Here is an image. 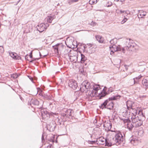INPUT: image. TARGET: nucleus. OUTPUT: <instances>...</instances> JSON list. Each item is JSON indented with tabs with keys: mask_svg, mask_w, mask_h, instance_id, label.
I'll return each mask as SVG.
<instances>
[{
	"mask_svg": "<svg viewBox=\"0 0 148 148\" xmlns=\"http://www.w3.org/2000/svg\"><path fill=\"white\" fill-rule=\"evenodd\" d=\"M136 45L130 39H127L125 45L122 48V51L125 53V49L127 50L134 51L137 49Z\"/></svg>",
	"mask_w": 148,
	"mask_h": 148,
	"instance_id": "nucleus-1",
	"label": "nucleus"
},
{
	"mask_svg": "<svg viewBox=\"0 0 148 148\" xmlns=\"http://www.w3.org/2000/svg\"><path fill=\"white\" fill-rule=\"evenodd\" d=\"M111 131L114 132V133L113 134L115 135V136L112 138V141L111 143H112V145L116 144V145H119L122 141L123 136L121 132L119 131L116 132L115 131H113L111 130Z\"/></svg>",
	"mask_w": 148,
	"mask_h": 148,
	"instance_id": "nucleus-2",
	"label": "nucleus"
},
{
	"mask_svg": "<svg viewBox=\"0 0 148 148\" xmlns=\"http://www.w3.org/2000/svg\"><path fill=\"white\" fill-rule=\"evenodd\" d=\"M66 47L62 43L57 44L54 46H53V48L54 49L55 53L58 54L59 52L62 53Z\"/></svg>",
	"mask_w": 148,
	"mask_h": 148,
	"instance_id": "nucleus-3",
	"label": "nucleus"
},
{
	"mask_svg": "<svg viewBox=\"0 0 148 148\" xmlns=\"http://www.w3.org/2000/svg\"><path fill=\"white\" fill-rule=\"evenodd\" d=\"M121 97L119 95H115L110 97L109 98L105 101L104 102L102 103L100 106H99L100 108L103 109L104 108H106V105L108 104L109 101H112L116 100L119 99Z\"/></svg>",
	"mask_w": 148,
	"mask_h": 148,
	"instance_id": "nucleus-4",
	"label": "nucleus"
},
{
	"mask_svg": "<svg viewBox=\"0 0 148 148\" xmlns=\"http://www.w3.org/2000/svg\"><path fill=\"white\" fill-rule=\"evenodd\" d=\"M91 86L89 82H83L81 85L80 89L83 92L86 91L88 89L90 88Z\"/></svg>",
	"mask_w": 148,
	"mask_h": 148,
	"instance_id": "nucleus-5",
	"label": "nucleus"
},
{
	"mask_svg": "<svg viewBox=\"0 0 148 148\" xmlns=\"http://www.w3.org/2000/svg\"><path fill=\"white\" fill-rule=\"evenodd\" d=\"M69 86L73 90H76L78 87L77 83L75 80L69 79L68 82Z\"/></svg>",
	"mask_w": 148,
	"mask_h": 148,
	"instance_id": "nucleus-6",
	"label": "nucleus"
},
{
	"mask_svg": "<svg viewBox=\"0 0 148 148\" xmlns=\"http://www.w3.org/2000/svg\"><path fill=\"white\" fill-rule=\"evenodd\" d=\"M121 47L120 45L116 46L115 45H112L110 47V48L111 50L110 54L112 55L114 54V52L120 51H122Z\"/></svg>",
	"mask_w": 148,
	"mask_h": 148,
	"instance_id": "nucleus-7",
	"label": "nucleus"
},
{
	"mask_svg": "<svg viewBox=\"0 0 148 148\" xmlns=\"http://www.w3.org/2000/svg\"><path fill=\"white\" fill-rule=\"evenodd\" d=\"M49 26L48 23L45 24L42 23L39 24L38 25V28L37 29L38 31L40 32H42L45 30H46L47 27Z\"/></svg>",
	"mask_w": 148,
	"mask_h": 148,
	"instance_id": "nucleus-8",
	"label": "nucleus"
},
{
	"mask_svg": "<svg viewBox=\"0 0 148 148\" xmlns=\"http://www.w3.org/2000/svg\"><path fill=\"white\" fill-rule=\"evenodd\" d=\"M98 143L100 144L104 145L105 143V145L110 147L112 145V143H109L105 139L100 138L98 140Z\"/></svg>",
	"mask_w": 148,
	"mask_h": 148,
	"instance_id": "nucleus-9",
	"label": "nucleus"
},
{
	"mask_svg": "<svg viewBox=\"0 0 148 148\" xmlns=\"http://www.w3.org/2000/svg\"><path fill=\"white\" fill-rule=\"evenodd\" d=\"M112 123L110 121H105L103 123V126L106 130H110L112 127Z\"/></svg>",
	"mask_w": 148,
	"mask_h": 148,
	"instance_id": "nucleus-10",
	"label": "nucleus"
},
{
	"mask_svg": "<svg viewBox=\"0 0 148 148\" xmlns=\"http://www.w3.org/2000/svg\"><path fill=\"white\" fill-rule=\"evenodd\" d=\"M134 113H132L131 114L132 117H131V119L132 120V123H134V120H135V121L136 122V121H138L139 120L138 117V116L136 117V115L137 114V111L136 110H134Z\"/></svg>",
	"mask_w": 148,
	"mask_h": 148,
	"instance_id": "nucleus-11",
	"label": "nucleus"
},
{
	"mask_svg": "<svg viewBox=\"0 0 148 148\" xmlns=\"http://www.w3.org/2000/svg\"><path fill=\"white\" fill-rule=\"evenodd\" d=\"M116 13L118 15H120L122 14H126L127 15L130 14V12L129 10H124L117 9L116 10Z\"/></svg>",
	"mask_w": 148,
	"mask_h": 148,
	"instance_id": "nucleus-12",
	"label": "nucleus"
},
{
	"mask_svg": "<svg viewBox=\"0 0 148 148\" xmlns=\"http://www.w3.org/2000/svg\"><path fill=\"white\" fill-rule=\"evenodd\" d=\"M10 56L15 60H21V56H18L15 53L10 52Z\"/></svg>",
	"mask_w": 148,
	"mask_h": 148,
	"instance_id": "nucleus-13",
	"label": "nucleus"
},
{
	"mask_svg": "<svg viewBox=\"0 0 148 148\" xmlns=\"http://www.w3.org/2000/svg\"><path fill=\"white\" fill-rule=\"evenodd\" d=\"M142 84L146 89L148 88V77H146L143 79Z\"/></svg>",
	"mask_w": 148,
	"mask_h": 148,
	"instance_id": "nucleus-14",
	"label": "nucleus"
},
{
	"mask_svg": "<svg viewBox=\"0 0 148 148\" xmlns=\"http://www.w3.org/2000/svg\"><path fill=\"white\" fill-rule=\"evenodd\" d=\"M96 40L100 43H103L104 39L101 36L99 35H97L95 36Z\"/></svg>",
	"mask_w": 148,
	"mask_h": 148,
	"instance_id": "nucleus-15",
	"label": "nucleus"
},
{
	"mask_svg": "<svg viewBox=\"0 0 148 148\" xmlns=\"http://www.w3.org/2000/svg\"><path fill=\"white\" fill-rule=\"evenodd\" d=\"M56 18L54 14H51L48 16L47 18V21L49 23H51L52 21Z\"/></svg>",
	"mask_w": 148,
	"mask_h": 148,
	"instance_id": "nucleus-16",
	"label": "nucleus"
},
{
	"mask_svg": "<svg viewBox=\"0 0 148 148\" xmlns=\"http://www.w3.org/2000/svg\"><path fill=\"white\" fill-rule=\"evenodd\" d=\"M30 104L32 107H33L32 105L38 106L39 104V102L36 99H32L30 101Z\"/></svg>",
	"mask_w": 148,
	"mask_h": 148,
	"instance_id": "nucleus-17",
	"label": "nucleus"
},
{
	"mask_svg": "<svg viewBox=\"0 0 148 148\" xmlns=\"http://www.w3.org/2000/svg\"><path fill=\"white\" fill-rule=\"evenodd\" d=\"M88 95L91 97H96L98 95V93H96V91L95 90H92L91 91L90 90L88 93Z\"/></svg>",
	"mask_w": 148,
	"mask_h": 148,
	"instance_id": "nucleus-18",
	"label": "nucleus"
},
{
	"mask_svg": "<svg viewBox=\"0 0 148 148\" xmlns=\"http://www.w3.org/2000/svg\"><path fill=\"white\" fill-rule=\"evenodd\" d=\"M107 94V93L103 89V91L99 94H98L97 96L99 98V99H101L103 97H105Z\"/></svg>",
	"mask_w": 148,
	"mask_h": 148,
	"instance_id": "nucleus-19",
	"label": "nucleus"
},
{
	"mask_svg": "<svg viewBox=\"0 0 148 148\" xmlns=\"http://www.w3.org/2000/svg\"><path fill=\"white\" fill-rule=\"evenodd\" d=\"M71 50L69 49L68 47L65 48L63 52L62 53L63 54H64L65 55H67L69 56L70 54Z\"/></svg>",
	"mask_w": 148,
	"mask_h": 148,
	"instance_id": "nucleus-20",
	"label": "nucleus"
},
{
	"mask_svg": "<svg viewBox=\"0 0 148 148\" xmlns=\"http://www.w3.org/2000/svg\"><path fill=\"white\" fill-rule=\"evenodd\" d=\"M73 110L70 109L66 110L65 111V115H66V117H69L71 115V114Z\"/></svg>",
	"mask_w": 148,
	"mask_h": 148,
	"instance_id": "nucleus-21",
	"label": "nucleus"
},
{
	"mask_svg": "<svg viewBox=\"0 0 148 148\" xmlns=\"http://www.w3.org/2000/svg\"><path fill=\"white\" fill-rule=\"evenodd\" d=\"M139 14L138 15V18H144L143 16L146 15L147 12L143 10H141L140 11Z\"/></svg>",
	"mask_w": 148,
	"mask_h": 148,
	"instance_id": "nucleus-22",
	"label": "nucleus"
},
{
	"mask_svg": "<svg viewBox=\"0 0 148 148\" xmlns=\"http://www.w3.org/2000/svg\"><path fill=\"white\" fill-rule=\"evenodd\" d=\"M33 27L31 24H27L25 27V29L27 32H30L32 30Z\"/></svg>",
	"mask_w": 148,
	"mask_h": 148,
	"instance_id": "nucleus-23",
	"label": "nucleus"
},
{
	"mask_svg": "<svg viewBox=\"0 0 148 148\" xmlns=\"http://www.w3.org/2000/svg\"><path fill=\"white\" fill-rule=\"evenodd\" d=\"M130 140L131 143L134 145H136L138 142L137 139L136 138H134L133 137L130 138Z\"/></svg>",
	"mask_w": 148,
	"mask_h": 148,
	"instance_id": "nucleus-24",
	"label": "nucleus"
},
{
	"mask_svg": "<svg viewBox=\"0 0 148 148\" xmlns=\"http://www.w3.org/2000/svg\"><path fill=\"white\" fill-rule=\"evenodd\" d=\"M111 101H110L108 104L106 108L108 109L111 110L113 108L114 104L113 102Z\"/></svg>",
	"mask_w": 148,
	"mask_h": 148,
	"instance_id": "nucleus-25",
	"label": "nucleus"
},
{
	"mask_svg": "<svg viewBox=\"0 0 148 148\" xmlns=\"http://www.w3.org/2000/svg\"><path fill=\"white\" fill-rule=\"evenodd\" d=\"M133 103L132 101H127L126 103V105L127 106V108L129 110L130 108L133 109L132 106Z\"/></svg>",
	"mask_w": 148,
	"mask_h": 148,
	"instance_id": "nucleus-26",
	"label": "nucleus"
},
{
	"mask_svg": "<svg viewBox=\"0 0 148 148\" xmlns=\"http://www.w3.org/2000/svg\"><path fill=\"white\" fill-rule=\"evenodd\" d=\"M135 120H134V127H139L142 124V122L141 121L139 120L138 121H136V122H135L134 121Z\"/></svg>",
	"mask_w": 148,
	"mask_h": 148,
	"instance_id": "nucleus-27",
	"label": "nucleus"
},
{
	"mask_svg": "<svg viewBox=\"0 0 148 148\" xmlns=\"http://www.w3.org/2000/svg\"><path fill=\"white\" fill-rule=\"evenodd\" d=\"M126 126L127 128L130 130H131L133 127H134V124L131 123V121H130V122L127 123Z\"/></svg>",
	"mask_w": 148,
	"mask_h": 148,
	"instance_id": "nucleus-28",
	"label": "nucleus"
},
{
	"mask_svg": "<svg viewBox=\"0 0 148 148\" xmlns=\"http://www.w3.org/2000/svg\"><path fill=\"white\" fill-rule=\"evenodd\" d=\"M143 77V76L141 75L138 76V77L134 78L133 79V80L134 81V83L132 85H134V84H138V82L137 81H136L135 80H138L140 79L141 77Z\"/></svg>",
	"mask_w": 148,
	"mask_h": 148,
	"instance_id": "nucleus-29",
	"label": "nucleus"
},
{
	"mask_svg": "<svg viewBox=\"0 0 148 148\" xmlns=\"http://www.w3.org/2000/svg\"><path fill=\"white\" fill-rule=\"evenodd\" d=\"M117 42V39L116 38H113L110 41V43L112 45H115Z\"/></svg>",
	"mask_w": 148,
	"mask_h": 148,
	"instance_id": "nucleus-30",
	"label": "nucleus"
},
{
	"mask_svg": "<svg viewBox=\"0 0 148 148\" xmlns=\"http://www.w3.org/2000/svg\"><path fill=\"white\" fill-rule=\"evenodd\" d=\"M94 46V45L93 44H87L86 45H85V46H84L83 50L84 51L86 48H90V47H92Z\"/></svg>",
	"mask_w": 148,
	"mask_h": 148,
	"instance_id": "nucleus-31",
	"label": "nucleus"
},
{
	"mask_svg": "<svg viewBox=\"0 0 148 148\" xmlns=\"http://www.w3.org/2000/svg\"><path fill=\"white\" fill-rule=\"evenodd\" d=\"M100 89V87L99 85H95L93 87V90H94L96 91V93H97L98 91Z\"/></svg>",
	"mask_w": 148,
	"mask_h": 148,
	"instance_id": "nucleus-32",
	"label": "nucleus"
},
{
	"mask_svg": "<svg viewBox=\"0 0 148 148\" xmlns=\"http://www.w3.org/2000/svg\"><path fill=\"white\" fill-rule=\"evenodd\" d=\"M97 2V0H90L89 3L90 4L92 5L96 4Z\"/></svg>",
	"mask_w": 148,
	"mask_h": 148,
	"instance_id": "nucleus-33",
	"label": "nucleus"
},
{
	"mask_svg": "<svg viewBox=\"0 0 148 148\" xmlns=\"http://www.w3.org/2000/svg\"><path fill=\"white\" fill-rule=\"evenodd\" d=\"M81 61L82 62H84L86 60V58L84 55L82 54H81Z\"/></svg>",
	"mask_w": 148,
	"mask_h": 148,
	"instance_id": "nucleus-34",
	"label": "nucleus"
},
{
	"mask_svg": "<svg viewBox=\"0 0 148 148\" xmlns=\"http://www.w3.org/2000/svg\"><path fill=\"white\" fill-rule=\"evenodd\" d=\"M18 76L16 74H13L11 75V78L14 79L16 78Z\"/></svg>",
	"mask_w": 148,
	"mask_h": 148,
	"instance_id": "nucleus-35",
	"label": "nucleus"
},
{
	"mask_svg": "<svg viewBox=\"0 0 148 148\" xmlns=\"http://www.w3.org/2000/svg\"><path fill=\"white\" fill-rule=\"evenodd\" d=\"M124 16V18L121 22V24H124L127 20V18H125V16Z\"/></svg>",
	"mask_w": 148,
	"mask_h": 148,
	"instance_id": "nucleus-36",
	"label": "nucleus"
},
{
	"mask_svg": "<svg viewBox=\"0 0 148 148\" xmlns=\"http://www.w3.org/2000/svg\"><path fill=\"white\" fill-rule=\"evenodd\" d=\"M131 121L130 120L128 119H124L123 120V121L124 123H128L129 122H130V121Z\"/></svg>",
	"mask_w": 148,
	"mask_h": 148,
	"instance_id": "nucleus-37",
	"label": "nucleus"
},
{
	"mask_svg": "<svg viewBox=\"0 0 148 148\" xmlns=\"http://www.w3.org/2000/svg\"><path fill=\"white\" fill-rule=\"evenodd\" d=\"M55 126L53 125V126H51V127L49 128V130L50 131H53L55 129Z\"/></svg>",
	"mask_w": 148,
	"mask_h": 148,
	"instance_id": "nucleus-38",
	"label": "nucleus"
},
{
	"mask_svg": "<svg viewBox=\"0 0 148 148\" xmlns=\"http://www.w3.org/2000/svg\"><path fill=\"white\" fill-rule=\"evenodd\" d=\"M143 131H139L138 132V135L140 136H143Z\"/></svg>",
	"mask_w": 148,
	"mask_h": 148,
	"instance_id": "nucleus-39",
	"label": "nucleus"
},
{
	"mask_svg": "<svg viewBox=\"0 0 148 148\" xmlns=\"http://www.w3.org/2000/svg\"><path fill=\"white\" fill-rule=\"evenodd\" d=\"M77 58V57L75 56H69V58L70 59V60L71 61L74 60L73 59H74V58Z\"/></svg>",
	"mask_w": 148,
	"mask_h": 148,
	"instance_id": "nucleus-40",
	"label": "nucleus"
},
{
	"mask_svg": "<svg viewBox=\"0 0 148 148\" xmlns=\"http://www.w3.org/2000/svg\"><path fill=\"white\" fill-rule=\"evenodd\" d=\"M3 47L0 46V53L3 52Z\"/></svg>",
	"mask_w": 148,
	"mask_h": 148,
	"instance_id": "nucleus-41",
	"label": "nucleus"
},
{
	"mask_svg": "<svg viewBox=\"0 0 148 148\" xmlns=\"http://www.w3.org/2000/svg\"><path fill=\"white\" fill-rule=\"evenodd\" d=\"M89 143L91 144H93L95 143V141H89Z\"/></svg>",
	"mask_w": 148,
	"mask_h": 148,
	"instance_id": "nucleus-42",
	"label": "nucleus"
},
{
	"mask_svg": "<svg viewBox=\"0 0 148 148\" xmlns=\"http://www.w3.org/2000/svg\"><path fill=\"white\" fill-rule=\"evenodd\" d=\"M68 3H69V4L70 5L71 4L73 3V1H72V0H68Z\"/></svg>",
	"mask_w": 148,
	"mask_h": 148,
	"instance_id": "nucleus-43",
	"label": "nucleus"
},
{
	"mask_svg": "<svg viewBox=\"0 0 148 148\" xmlns=\"http://www.w3.org/2000/svg\"><path fill=\"white\" fill-rule=\"evenodd\" d=\"M47 148H53V146L51 145H49L47 147Z\"/></svg>",
	"mask_w": 148,
	"mask_h": 148,
	"instance_id": "nucleus-44",
	"label": "nucleus"
},
{
	"mask_svg": "<svg viewBox=\"0 0 148 148\" xmlns=\"http://www.w3.org/2000/svg\"><path fill=\"white\" fill-rule=\"evenodd\" d=\"M90 25H92L93 26H94V25H96V23L95 22H92L91 23Z\"/></svg>",
	"mask_w": 148,
	"mask_h": 148,
	"instance_id": "nucleus-45",
	"label": "nucleus"
},
{
	"mask_svg": "<svg viewBox=\"0 0 148 148\" xmlns=\"http://www.w3.org/2000/svg\"><path fill=\"white\" fill-rule=\"evenodd\" d=\"M78 0H72V1H73V3L74 2H77L78 1Z\"/></svg>",
	"mask_w": 148,
	"mask_h": 148,
	"instance_id": "nucleus-46",
	"label": "nucleus"
},
{
	"mask_svg": "<svg viewBox=\"0 0 148 148\" xmlns=\"http://www.w3.org/2000/svg\"><path fill=\"white\" fill-rule=\"evenodd\" d=\"M29 57L30 58H32V52H31L30 53V54L29 55Z\"/></svg>",
	"mask_w": 148,
	"mask_h": 148,
	"instance_id": "nucleus-47",
	"label": "nucleus"
},
{
	"mask_svg": "<svg viewBox=\"0 0 148 148\" xmlns=\"http://www.w3.org/2000/svg\"><path fill=\"white\" fill-rule=\"evenodd\" d=\"M109 90L111 92H112L113 91V90L112 89H111V88H110L109 89Z\"/></svg>",
	"mask_w": 148,
	"mask_h": 148,
	"instance_id": "nucleus-48",
	"label": "nucleus"
},
{
	"mask_svg": "<svg viewBox=\"0 0 148 148\" xmlns=\"http://www.w3.org/2000/svg\"><path fill=\"white\" fill-rule=\"evenodd\" d=\"M63 116H66V115H65V113H63Z\"/></svg>",
	"mask_w": 148,
	"mask_h": 148,
	"instance_id": "nucleus-49",
	"label": "nucleus"
},
{
	"mask_svg": "<svg viewBox=\"0 0 148 148\" xmlns=\"http://www.w3.org/2000/svg\"><path fill=\"white\" fill-rule=\"evenodd\" d=\"M124 1V0H120V1L121 2H123Z\"/></svg>",
	"mask_w": 148,
	"mask_h": 148,
	"instance_id": "nucleus-50",
	"label": "nucleus"
},
{
	"mask_svg": "<svg viewBox=\"0 0 148 148\" xmlns=\"http://www.w3.org/2000/svg\"><path fill=\"white\" fill-rule=\"evenodd\" d=\"M39 53H40V56H41V53H40V52H39Z\"/></svg>",
	"mask_w": 148,
	"mask_h": 148,
	"instance_id": "nucleus-51",
	"label": "nucleus"
},
{
	"mask_svg": "<svg viewBox=\"0 0 148 148\" xmlns=\"http://www.w3.org/2000/svg\"><path fill=\"white\" fill-rule=\"evenodd\" d=\"M125 68H126V70H127V68H126L127 66L125 65Z\"/></svg>",
	"mask_w": 148,
	"mask_h": 148,
	"instance_id": "nucleus-52",
	"label": "nucleus"
},
{
	"mask_svg": "<svg viewBox=\"0 0 148 148\" xmlns=\"http://www.w3.org/2000/svg\"><path fill=\"white\" fill-rule=\"evenodd\" d=\"M33 60H32L30 61V62H33Z\"/></svg>",
	"mask_w": 148,
	"mask_h": 148,
	"instance_id": "nucleus-53",
	"label": "nucleus"
},
{
	"mask_svg": "<svg viewBox=\"0 0 148 148\" xmlns=\"http://www.w3.org/2000/svg\"><path fill=\"white\" fill-rule=\"evenodd\" d=\"M25 59H26V58H27V57H26V56H25Z\"/></svg>",
	"mask_w": 148,
	"mask_h": 148,
	"instance_id": "nucleus-54",
	"label": "nucleus"
},
{
	"mask_svg": "<svg viewBox=\"0 0 148 148\" xmlns=\"http://www.w3.org/2000/svg\"><path fill=\"white\" fill-rule=\"evenodd\" d=\"M25 59H26V58H27V57H26V56H25Z\"/></svg>",
	"mask_w": 148,
	"mask_h": 148,
	"instance_id": "nucleus-55",
	"label": "nucleus"
},
{
	"mask_svg": "<svg viewBox=\"0 0 148 148\" xmlns=\"http://www.w3.org/2000/svg\"><path fill=\"white\" fill-rule=\"evenodd\" d=\"M119 1V0H116V1Z\"/></svg>",
	"mask_w": 148,
	"mask_h": 148,
	"instance_id": "nucleus-56",
	"label": "nucleus"
},
{
	"mask_svg": "<svg viewBox=\"0 0 148 148\" xmlns=\"http://www.w3.org/2000/svg\"><path fill=\"white\" fill-rule=\"evenodd\" d=\"M20 1V0H19V1H18V2H19Z\"/></svg>",
	"mask_w": 148,
	"mask_h": 148,
	"instance_id": "nucleus-57",
	"label": "nucleus"
},
{
	"mask_svg": "<svg viewBox=\"0 0 148 148\" xmlns=\"http://www.w3.org/2000/svg\"><path fill=\"white\" fill-rule=\"evenodd\" d=\"M132 74V73H130V74Z\"/></svg>",
	"mask_w": 148,
	"mask_h": 148,
	"instance_id": "nucleus-58",
	"label": "nucleus"
}]
</instances>
